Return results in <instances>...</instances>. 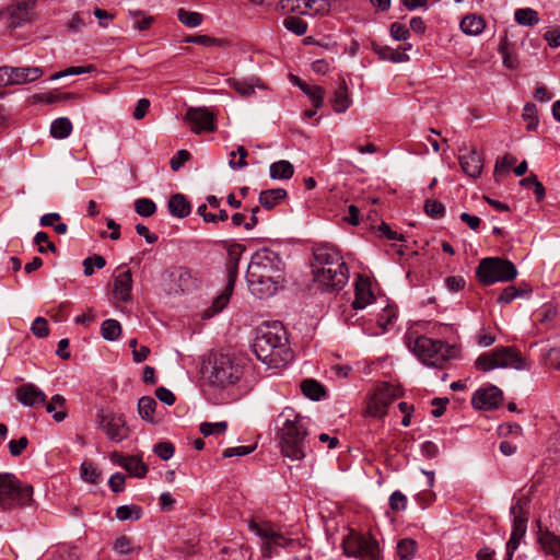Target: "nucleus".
I'll return each mask as SVG.
<instances>
[{"label": "nucleus", "mask_w": 560, "mask_h": 560, "mask_svg": "<svg viewBox=\"0 0 560 560\" xmlns=\"http://www.w3.org/2000/svg\"><path fill=\"white\" fill-rule=\"evenodd\" d=\"M16 400L23 406L38 408L46 402V394L33 383H25L15 390Z\"/></svg>", "instance_id": "obj_20"}, {"label": "nucleus", "mask_w": 560, "mask_h": 560, "mask_svg": "<svg viewBox=\"0 0 560 560\" xmlns=\"http://www.w3.org/2000/svg\"><path fill=\"white\" fill-rule=\"evenodd\" d=\"M80 98V95L72 92H66V93H57V92H49L46 94H36L34 95V100L36 102H43L46 104H54L56 102H67L70 100H78Z\"/></svg>", "instance_id": "obj_38"}, {"label": "nucleus", "mask_w": 560, "mask_h": 560, "mask_svg": "<svg viewBox=\"0 0 560 560\" xmlns=\"http://www.w3.org/2000/svg\"><path fill=\"white\" fill-rule=\"evenodd\" d=\"M246 280L255 295H273L284 281V262L280 255L266 247L258 249L247 267Z\"/></svg>", "instance_id": "obj_1"}, {"label": "nucleus", "mask_w": 560, "mask_h": 560, "mask_svg": "<svg viewBox=\"0 0 560 560\" xmlns=\"http://www.w3.org/2000/svg\"><path fill=\"white\" fill-rule=\"evenodd\" d=\"M279 425L277 435L281 454L292 460L305 457L307 425L305 418L293 408L285 407L277 417Z\"/></svg>", "instance_id": "obj_3"}, {"label": "nucleus", "mask_w": 560, "mask_h": 560, "mask_svg": "<svg viewBox=\"0 0 560 560\" xmlns=\"http://www.w3.org/2000/svg\"><path fill=\"white\" fill-rule=\"evenodd\" d=\"M301 390L304 396L312 400H319L326 395L325 387L314 378H306L302 381Z\"/></svg>", "instance_id": "obj_33"}, {"label": "nucleus", "mask_w": 560, "mask_h": 560, "mask_svg": "<svg viewBox=\"0 0 560 560\" xmlns=\"http://www.w3.org/2000/svg\"><path fill=\"white\" fill-rule=\"evenodd\" d=\"M283 25L288 31L294 33L298 36L304 35L307 31V23L294 15L287 16L283 20Z\"/></svg>", "instance_id": "obj_48"}, {"label": "nucleus", "mask_w": 560, "mask_h": 560, "mask_svg": "<svg viewBox=\"0 0 560 560\" xmlns=\"http://www.w3.org/2000/svg\"><path fill=\"white\" fill-rule=\"evenodd\" d=\"M207 378L212 386L225 388L236 385L245 373L241 360L232 354L215 353L209 361Z\"/></svg>", "instance_id": "obj_4"}, {"label": "nucleus", "mask_w": 560, "mask_h": 560, "mask_svg": "<svg viewBox=\"0 0 560 560\" xmlns=\"http://www.w3.org/2000/svg\"><path fill=\"white\" fill-rule=\"evenodd\" d=\"M517 269L515 265L501 257H487L480 260L476 269V278L483 285L495 282H509L515 279Z\"/></svg>", "instance_id": "obj_8"}, {"label": "nucleus", "mask_w": 560, "mask_h": 560, "mask_svg": "<svg viewBox=\"0 0 560 560\" xmlns=\"http://www.w3.org/2000/svg\"><path fill=\"white\" fill-rule=\"evenodd\" d=\"M373 50L382 60H389L393 62H406L409 60L408 55L404 51L393 49L388 46L373 44Z\"/></svg>", "instance_id": "obj_32"}, {"label": "nucleus", "mask_w": 560, "mask_h": 560, "mask_svg": "<svg viewBox=\"0 0 560 560\" xmlns=\"http://www.w3.org/2000/svg\"><path fill=\"white\" fill-rule=\"evenodd\" d=\"M417 550V542L411 538H404L397 544V555L400 560H411Z\"/></svg>", "instance_id": "obj_43"}, {"label": "nucleus", "mask_w": 560, "mask_h": 560, "mask_svg": "<svg viewBox=\"0 0 560 560\" xmlns=\"http://www.w3.org/2000/svg\"><path fill=\"white\" fill-rule=\"evenodd\" d=\"M407 498L400 491H394L389 497V506L394 511H402L406 509Z\"/></svg>", "instance_id": "obj_60"}, {"label": "nucleus", "mask_w": 560, "mask_h": 560, "mask_svg": "<svg viewBox=\"0 0 560 560\" xmlns=\"http://www.w3.org/2000/svg\"><path fill=\"white\" fill-rule=\"evenodd\" d=\"M248 528L266 540L264 553L267 555L268 557L270 555L267 553V551L272 546L287 547L290 542V539H288L282 533L276 532L269 522H264L262 524H260L252 520L248 523Z\"/></svg>", "instance_id": "obj_17"}, {"label": "nucleus", "mask_w": 560, "mask_h": 560, "mask_svg": "<svg viewBox=\"0 0 560 560\" xmlns=\"http://www.w3.org/2000/svg\"><path fill=\"white\" fill-rule=\"evenodd\" d=\"M65 405V397L59 394H56L51 397V400L49 402H45L44 406L46 408V411L52 415L55 421L61 422L67 417Z\"/></svg>", "instance_id": "obj_31"}, {"label": "nucleus", "mask_w": 560, "mask_h": 560, "mask_svg": "<svg viewBox=\"0 0 560 560\" xmlns=\"http://www.w3.org/2000/svg\"><path fill=\"white\" fill-rule=\"evenodd\" d=\"M248 152L243 145H238L236 152H231L230 167L233 170L244 168L247 166L246 156Z\"/></svg>", "instance_id": "obj_52"}, {"label": "nucleus", "mask_w": 560, "mask_h": 560, "mask_svg": "<svg viewBox=\"0 0 560 560\" xmlns=\"http://www.w3.org/2000/svg\"><path fill=\"white\" fill-rule=\"evenodd\" d=\"M354 293L355 296L352 302V307L354 310H363L375 300L371 289V281L369 278L363 276L358 277L355 281Z\"/></svg>", "instance_id": "obj_21"}, {"label": "nucleus", "mask_w": 560, "mask_h": 560, "mask_svg": "<svg viewBox=\"0 0 560 560\" xmlns=\"http://www.w3.org/2000/svg\"><path fill=\"white\" fill-rule=\"evenodd\" d=\"M542 363L546 366H550L555 370H560V347L550 348L542 355Z\"/></svg>", "instance_id": "obj_55"}, {"label": "nucleus", "mask_w": 560, "mask_h": 560, "mask_svg": "<svg viewBox=\"0 0 560 560\" xmlns=\"http://www.w3.org/2000/svg\"><path fill=\"white\" fill-rule=\"evenodd\" d=\"M81 477L90 483H97L101 480V472L92 462H83L81 465Z\"/></svg>", "instance_id": "obj_49"}, {"label": "nucleus", "mask_w": 560, "mask_h": 560, "mask_svg": "<svg viewBox=\"0 0 560 560\" xmlns=\"http://www.w3.org/2000/svg\"><path fill=\"white\" fill-rule=\"evenodd\" d=\"M459 164L465 174L472 178L480 176L482 172V159L476 149H471L467 154L459 156Z\"/></svg>", "instance_id": "obj_22"}, {"label": "nucleus", "mask_w": 560, "mask_h": 560, "mask_svg": "<svg viewBox=\"0 0 560 560\" xmlns=\"http://www.w3.org/2000/svg\"><path fill=\"white\" fill-rule=\"evenodd\" d=\"M516 161V158L511 154H505L502 159L497 160L494 165L495 179L499 180V176L502 173L509 172V170L515 165Z\"/></svg>", "instance_id": "obj_53"}, {"label": "nucleus", "mask_w": 560, "mask_h": 560, "mask_svg": "<svg viewBox=\"0 0 560 560\" xmlns=\"http://www.w3.org/2000/svg\"><path fill=\"white\" fill-rule=\"evenodd\" d=\"M529 499L527 497L520 498L514 505L511 506L510 513L513 516L512 533L506 542V560H512L515 550L518 548L522 538L526 534L528 523Z\"/></svg>", "instance_id": "obj_9"}, {"label": "nucleus", "mask_w": 560, "mask_h": 560, "mask_svg": "<svg viewBox=\"0 0 560 560\" xmlns=\"http://www.w3.org/2000/svg\"><path fill=\"white\" fill-rule=\"evenodd\" d=\"M168 211L173 217L176 218H186L190 214L191 206L190 202L186 199V197L182 194H175L170 197Z\"/></svg>", "instance_id": "obj_26"}, {"label": "nucleus", "mask_w": 560, "mask_h": 560, "mask_svg": "<svg viewBox=\"0 0 560 560\" xmlns=\"http://www.w3.org/2000/svg\"><path fill=\"white\" fill-rule=\"evenodd\" d=\"M287 190L283 188L266 189L259 194V203L267 210L273 209L281 200L287 197Z\"/></svg>", "instance_id": "obj_28"}, {"label": "nucleus", "mask_w": 560, "mask_h": 560, "mask_svg": "<svg viewBox=\"0 0 560 560\" xmlns=\"http://www.w3.org/2000/svg\"><path fill=\"white\" fill-rule=\"evenodd\" d=\"M72 131V124L67 117H59L50 125V135L55 139H65Z\"/></svg>", "instance_id": "obj_37"}, {"label": "nucleus", "mask_w": 560, "mask_h": 560, "mask_svg": "<svg viewBox=\"0 0 560 560\" xmlns=\"http://www.w3.org/2000/svg\"><path fill=\"white\" fill-rule=\"evenodd\" d=\"M95 70L93 65L80 66V67H69L62 71L56 72L50 77V80H59L69 75H79L84 73H90Z\"/></svg>", "instance_id": "obj_50"}, {"label": "nucleus", "mask_w": 560, "mask_h": 560, "mask_svg": "<svg viewBox=\"0 0 560 560\" xmlns=\"http://www.w3.org/2000/svg\"><path fill=\"white\" fill-rule=\"evenodd\" d=\"M121 334V326L116 319H106L102 323L101 335L105 340L114 341Z\"/></svg>", "instance_id": "obj_41"}, {"label": "nucleus", "mask_w": 560, "mask_h": 560, "mask_svg": "<svg viewBox=\"0 0 560 560\" xmlns=\"http://www.w3.org/2000/svg\"><path fill=\"white\" fill-rule=\"evenodd\" d=\"M33 487L23 483L11 472H0V508L3 511H11L15 508H23L33 502Z\"/></svg>", "instance_id": "obj_6"}, {"label": "nucleus", "mask_w": 560, "mask_h": 560, "mask_svg": "<svg viewBox=\"0 0 560 560\" xmlns=\"http://www.w3.org/2000/svg\"><path fill=\"white\" fill-rule=\"evenodd\" d=\"M282 7L287 8L290 3H292L291 9H301L303 2V8L310 11V14H320L324 15L329 12L330 4L328 0H282Z\"/></svg>", "instance_id": "obj_24"}, {"label": "nucleus", "mask_w": 560, "mask_h": 560, "mask_svg": "<svg viewBox=\"0 0 560 560\" xmlns=\"http://www.w3.org/2000/svg\"><path fill=\"white\" fill-rule=\"evenodd\" d=\"M135 210L141 217H151L156 211V206L149 198H139L135 201Z\"/></svg>", "instance_id": "obj_51"}, {"label": "nucleus", "mask_w": 560, "mask_h": 560, "mask_svg": "<svg viewBox=\"0 0 560 560\" xmlns=\"http://www.w3.org/2000/svg\"><path fill=\"white\" fill-rule=\"evenodd\" d=\"M503 399L502 390L490 385L486 388H479L471 398V405L476 409L491 410L498 408Z\"/></svg>", "instance_id": "obj_19"}, {"label": "nucleus", "mask_w": 560, "mask_h": 560, "mask_svg": "<svg viewBox=\"0 0 560 560\" xmlns=\"http://www.w3.org/2000/svg\"><path fill=\"white\" fill-rule=\"evenodd\" d=\"M424 212L429 217L438 219L444 215L445 207L438 200H427L424 203Z\"/></svg>", "instance_id": "obj_58"}, {"label": "nucleus", "mask_w": 560, "mask_h": 560, "mask_svg": "<svg viewBox=\"0 0 560 560\" xmlns=\"http://www.w3.org/2000/svg\"><path fill=\"white\" fill-rule=\"evenodd\" d=\"M177 19L187 27H197L202 23L203 16L199 12L187 11L180 8L177 10Z\"/></svg>", "instance_id": "obj_42"}, {"label": "nucleus", "mask_w": 560, "mask_h": 560, "mask_svg": "<svg viewBox=\"0 0 560 560\" xmlns=\"http://www.w3.org/2000/svg\"><path fill=\"white\" fill-rule=\"evenodd\" d=\"M485 20L476 14L466 15L460 21V28L467 35H479L485 30Z\"/></svg>", "instance_id": "obj_30"}, {"label": "nucleus", "mask_w": 560, "mask_h": 560, "mask_svg": "<svg viewBox=\"0 0 560 560\" xmlns=\"http://www.w3.org/2000/svg\"><path fill=\"white\" fill-rule=\"evenodd\" d=\"M522 117L525 121H527L526 130L534 131L538 126V113L537 107L534 103L525 104L523 108Z\"/></svg>", "instance_id": "obj_46"}, {"label": "nucleus", "mask_w": 560, "mask_h": 560, "mask_svg": "<svg viewBox=\"0 0 560 560\" xmlns=\"http://www.w3.org/2000/svg\"><path fill=\"white\" fill-rule=\"evenodd\" d=\"M253 350L257 359L270 368L285 365L292 360L287 331L279 322L262 325L257 329Z\"/></svg>", "instance_id": "obj_2"}, {"label": "nucleus", "mask_w": 560, "mask_h": 560, "mask_svg": "<svg viewBox=\"0 0 560 560\" xmlns=\"http://www.w3.org/2000/svg\"><path fill=\"white\" fill-rule=\"evenodd\" d=\"M313 262L312 268L314 269H325V268H341L347 266L343 261L342 256L338 252V249L331 245H320L314 248L313 250Z\"/></svg>", "instance_id": "obj_14"}, {"label": "nucleus", "mask_w": 560, "mask_h": 560, "mask_svg": "<svg viewBox=\"0 0 560 560\" xmlns=\"http://www.w3.org/2000/svg\"><path fill=\"white\" fill-rule=\"evenodd\" d=\"M28 445V439L21 436L19 440H11L9 442L10 454L14 457L20 456Z\"/></svg>", "instance_id": "obj_61"}, {"label": "nucleus", "mask_w": 560, "mask_h": 560, "mask_svg": "<svg viewBox=\"0 0 560 560\" xmlns=\"http://www.w3.org/2000/svg\"><path fill=\"white\" fill-rule=\"evenodd\" d=\"M200 432L205 435V436H209L211 434H222L226 431L228 429V423L225 421H221V422H202L200 424Z\"/></svg>", "instance_id": "obj_54"}, {"label": "nucleus", "mask_w": 560, "mask_h": 560, "mask_svg": "<svg viewBox=\"0 0 560 560\" xmlns=\"http://www.w3.org/2000/svg\"><path fill=\"white\" fill-rule=\"evenodd\" d=\"M343 552L362 560H380V546L372 536L351 534L343 540Z\"/></svg>", "instance_id": "obj_10"}, {"label": "nucleus", "mask_w": 560, "mask_h": 560, "mask_svg": "<svg viewBox=\"0 0 560 560\" xmlns=\"http://www.w3.org/2000/svg\"><path fill=\"white\" fill-rule=\"evenodd\" d=\"M113 457H120L124 463H120L127 471L130 472L131 476L143 478L148 472V466L136 456L125 457L121 454L114 452Z\"/></svg>", "instance_id": "obj_27"}, {"label": "nucleus", "mask_w": 560, "mask_h": 560, "mask_svg": "<svg viewBox=\"0 0 560 560\" xmlns=\"http://www.w3.org/2000/svg\"><path fill=\"white\" fill-rule=\"evenodd\" d=\"M390 35L396 40H406L409 37V30L404 24L394 22L390 25Z\"/></svg>", "instance_id": "obj_62"}, {"label": "nucleus", "mask_w": 560, "mask_h": 560, "mask_svg": "<svg viewBox=\"0 0 560 560\" xmlns=\"http://www.w3.org/2000/svg\"><path fill=\"white\" fill-rule=\"evenodd\" d=\"M158 404L154 398L151 396H143L138 401V412L142 420L153 423L154 422V411Z\"/></svg>", "instance_id": "obj_36"}, {"label": "nucleus", "mask_w": 560, "mask_h": 560, "mask_svg": "<svg viewBox=\"0 0 560 560\" xmlns=\"http://www.w3.org/2000/svg\"><path fill=\"white\" fill-rule=\"evenodd\" d=\"M499 52L503 58V65L509 69H515L518 66V59L510 50V43L506 36H503L499 44Z\"/></svg>", "instance_id": "obj_39"}, {"label": "nucleus", "mask_w": 560, "mask_h": 560, "mask_svg": "<svg viewBox=\"0 0 560 560\" xmlns=\"http://www.w3.org/2000/svg\"><path fill=\"white\" fill-rule=\"evenodd\" d=\"M228 283L223 290V292L218 295L211 306L206 310L202 314V318H211L215 314L220 313L229 303L230 298L234 290V284L237 278V268L238 261L237 259H231L228 264Z\"/></svg>", "instance_id": "obj_13"}, {"label": "nucleus", "mask_w": 560, "mask_h": 560, "mask_svg": "<svg viewBox=\"0 0 560 560\" xmlns=\"http://www.w3.org/2000/svg\"><path fill=\"white\" fill-rule=\"evenodd\" d=\"M186 43L201 45V46H226L228 42L221 38L210 37L208 35H192L185 38Z\"/></svg>", "instance_id": "obj_47"}, {"label": "nucleus", "mask_w": 560, "mask_h": 560, "mask_svg": "<svg viewBox=\"0 0 560 560\" xmlns=\"http://www.w3.org/2000/svg\"><path fill=\"white\" fill-rule=\"evenodd\" d=\"M304 94H306L315 108H320L324 104L325 90L319 85H310L305 84L303 89H301Z\"/></svg>", "instance_id": "obj_45"}, {"label": "nucleus", "mask_w": 560, "mask_h": 560, "mask_svg": "<svg viewBox=\"0 0 560 560\" xmlns=\"http://www.w3.org/2000/svg\"><path fill=\"white\" fill-rule=\"evenodd\" d=\"M98 422L107 438L115 443H119L129 436V429L120 416L113 413L98 415Z\"/></svg>", "instance_id": "obj_18"}, {"label": "nucleus", "mask_w": 560, "mask_h": 560, "mask_svg": "<svg viewBox=\"0 0 560 560\" xmlns=\"http://www.w3.org/2000/svg\"><path fill=\"white\" fill-rule=\"evenodd\" d=\"M11 82L13 84H25L34 82L44 74L40 67H10Z\"/></svg>", "instance_id": "obj_23"}, {"label": "nucleus", "mask_w": 560, "mask_h": 560, "mask_svg": "<svg viewBox=\"0 0 560 560\" xmlns=\"http://www.w3.org/2000/svg\"><path fill=\"white\" fill-rule=\"evenodd\" d=\"M269 174L272 179H290L294 174V167L289 161L281 160L270 165Z\"/></svg>", "instance_id": "obj_34"}, {"label": "nucleus", "mask_w": 560, "mask_h": 560, "mask_svg": "<svg viewBox=\"0 0 560 560\" xmlns=\"http://www.w3.org/2000/svg\"><path fill=\"white\" fill-rule=\"evenodd\" d=\"M408 347L423 364L432 368H443L456 353L454 346L425 336H418L413 342L409 339Z\"/></svg>", "instance_id": "obj_5"}, {"label": "nucleus", "mask_w": 560, "mask_h": 560, "mask_svg": "<svg viewBox=\"0 0 560 560\" xmlns=\"http://www.w3.org/2000/svg\"><path fill=\"white\" fill-rule=\"evenodd\" d=\"M475 366L482 372L499 368H512L515 370L529 369V365L521 355V352L511 347H499L491 352L480 354L475 362Z\"/></svg>", "instance_id": "obj_7"}, {"label": "nucleus", "mask_w": 560, "mask_h": 560, "mask_svg": "<svg viewBox=\"0 0 560 560\" xmlns=\"http://www.w3.org/2000/svg\"><path fill=\"white\" fill-rule=\"evenodd\" d=\"M153 452L163 460L173 457L175 447L171 442H159L154 445Z\"/></svg>", "instance_id": "obj_57"}, {"label": "nucleus", "mask_w": 560, "mask_h": 560, "mask_svg": "<svg viewBox=\"0 0 560 560\" xmlns=\"http://www.w3.org/2000/svg\"><path fill=\"white\" fill-rule=\"evenodd\" d=\"M34 4V0L19 1L8 7L4 11H0V20H4L8 27L18 28L30 20L31 9Z\"/></svg>", "instance_id": "obj_15"}, {"label": "nucleus", "mask_w": 560, "mask_h": 560, "mask_svg": "<svg viewBox=\"0 0 560 560\" xmlns=\"http://www.w3.org/2000/svg\"><path fill=\"white\" fill-rule=\"evenodd\" d=\"M189 159L190 153L187 150L177 151V153L171 159V168L175 172L178 171Z\"/></svg>", "instance_id": "obj_63"}, {"label": "nucleus", "mask_w": 560, "mask_h": 560, "mask_svg": "<svg viewBox=\"0 0 560 560\" xmlns=\"http://www.w3.org/2000/svg\"><path fill=\"white\" fill-rule=\"evenodd\" d=\"M539 542L546 553L560 558V537L545 532L539 536Z\"/></svg>", "instance_id": "obj_35"}, {"label": "nucleus", "mask_w": 560, "mask_h": 560, "mask_svg": "<svg viewBox=\"0 0 560 560\" xmlns=\"http://www.w3.org/2000/svg\"><path fill=\"white\" fill-rule=\"evenodd\" d=\"M132 289V275L130 269L119 272L115 277L114 293L122 302H128L131 299Z\"/></svg>", "instance_id": "obj_25"}, {"label": "nucleus", "mask_w": 560, "mask_h": 560, "mask_svg": "<svg viewBox=\"0 0 560 560\" xmlns=\"http://www.w3.org/2000/svg\"><path fill=\"white\" fill-rule=\"evenodd\" d=\"M515 21L525 26H533L538 24V12L530 8L517 9L514 13Z\"/></svg>", "instance_id": "obj_40"}, {"label": "nucleus", "mask_w": 560, "mask_h": 560, "mask_svg": "<svg viewBox=\"0 0 560 560\" xmlns=\"http://www.w3.org/2000/svg\"><path fill=\"white\" fill-rule=\"evenodd\" d=\"M332 104L336 113H345L351 104L348 85L343 79L334 93Z\"/></svg>", "instance_id": "obj_29"}, {"label": "nucleus", "mask_w": 560, "mask_h": 560, "mask_svg": "<svg viewBox=\"0 0 560 560\" xmlns=\"http://www.w3.org/2000/svg\"><path fill=\"white\" fill-rule=\"evenodd\" d=\"M185 119L197 135L215 130L214 115L206 107H189Z\"/></svg>", "instance_id": "obj_16"}, {"label": "nucleus", "mask_w": 560, "mask_h": 560, "mask_svg": "<svg viewBox=\"0 0 560 560\" xmlns=\"http://www.w3.org/2000/svg\"><path fill=\"white\" fill-rule=\"evenodd\" d=\"M142 515V509L139 505H120L116 509V517L119 521L139 520Z\"/></svg>", "instance_id": "obj_44"}, {"label": "nucleus", "mask_w": 560, "mask_h": 560, "mask_svg": "<svg viewBox=\"0 0 560 560\" xmlns=\"http://www.w3.org/2000/svg\"><path fill=\"white\" fill-rule=\"evenodd\" d=\"M401 389L388 383H381L368 400L365 413L374 418H383L388 406L401 395Z\"/></svg>", "instance_id": "obj_11"}, {"label": "nucleus", "mask_w": 560, "mask_h": 560, "mask_svg": "<svg viewBox=\"0 0 560 560\" xmlns=\"http://www.w3.org/2000/svg\"><path fill=\"white\" fill-rule=\"evenodd\" d=\"M313 276L314 282L317 284L318 289L332 292L341 290L347 284L349 271L347 266L338 269H314Z\"/></svg>", "instance_id": "obj_12"}, {"label": "nucleus", "mask_w": 560, "mask_h": 560, "mask_svg": "<svg viewBox=\"0 0 560 560\" xmlns=\"http://www.w3.org/2000/svg\"><path fill=\"white\" fill-rule=\"evenodd\" d=\"M155 396L160 401L168 406H172L176 400L175 395L170 389L163 386L158 387L155 389Z\"/></svg>", "instance_id": "obj_64"}, {"label": "nucleus", "mask_w": 560, "mask_h": 560, "mask_svg": "<svg viewBox=\"0 0 560 560\" xmlns=\"http://www.w3.org/2000/svg\"><path fill=\"white\" fill-rule=\"evenodd\" d=\"M525 293H526L525 291L517 289L514 285H509L502 290L501 294L498 298V303L509 304L514 299H516L517 296H522Z\"/></svg>", "instance_id": "obj_56"}, {"label": "nucleus", "mask_w": 560, "mask_h": 560, "mask_svg": "<svg viewBox=\"0 0 560 560\" xmlns=\"http://www.w3.org/2000/svg\"><path fill=\"white\" fill-rule=\"evenodd\" d=\"M32 332L38 338H45L49 335L48 322L44 317H36L32 323Z\"/></svg>", "instance_id": "obj_59"}]
</instances>
